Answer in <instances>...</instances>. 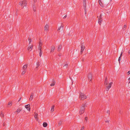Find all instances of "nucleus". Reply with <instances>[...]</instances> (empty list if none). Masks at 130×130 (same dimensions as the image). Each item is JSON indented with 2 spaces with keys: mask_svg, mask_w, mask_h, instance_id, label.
I'll return each mask as SVG.
<instances>
[{
  "mask_svg": "<svg viewBox=\"0 0 130 130\" xmlns=\"http://www.w3.org/2000/svg\"><path fill=\"white\" fill-rule=\"evenodd\" d=\"M130 81L128 83V86L129 87V84H130Z\"/></svg>",
  "mask_w": 130,
  "mask_h": 130,
  "instance_id": "44",
  "label": "nucleus"
},
{
  "mask_svg": "<svg viewBox=\"0 0 130 130\" xmlns=\"http://www.w3.org/2000/svg\"><path fill=\"white\" fill-rule=\"evenodd\" d=\"M42 51H40V53H39V56L40 57H41L42 54Z\"/></svg>",
  "mask_w": 130,
  "mask_h": 130,
  "instance_id": "29",
  "label": "nucleus"
},
{
  "mask_svg": "<svg viewBox=\"0 0 130 130\" xmlns=\"http://www.w3.org/2000/svg\"><path fill=\"white\" fill-rule=\"evenodd\" d=\"M27 64H25L24 65L22 69L23 70H26L27 68Z\"/></svg>",
  "mask_w": 130,
  "mask_h": 130,
  "instance_id": "10",
  "label": "nucleus"
},
{
  "mask_svg": "<svg viewBox=\"0 0 130 130\" xmlns=\"http://www.w3.org/2000/svg\"><path fill=\"white\" fill-rule=\"evenodd\" d=\"M25 108H26L27 110L29 111L30 110V105L28 104L25 105Z\"/></svg>",
  "mask_w": 130,
  "mask_h": 130,
  "instance_id": "5",
  "label": "nucleus"
},
{
  "mask_svg": "<svg viewBox=\"0 0 130 130\" xmlns=\"http://www.w3.org/2000/svg\"><path fill=\"white\" fill-rule=\"evenodd\" d=\"M33 47V45H29L27 48V50H29L30 49H32Z\"/></svg>",
  "mask_w": 130,
  "mask_h": 130,
  "instance_id": "16",
  "label": "nucleus"
},
{
  "mask_svg": "<svg viewBox=\"0 0 130 130\" xmlns=\"http://www.w3.org/2000/svg\"><path fill=\"white\" fill-rule=\"evenodd\" d=\"M81 50L80 51V53L81 54L82 53L84 50L85 48V46L83 45H81Z\"/></svg>",
  "mask_w": 130,
  "mask_h": 130,
  "instance_id": "7",
  "label": "nucleus"
},
{
  "mask_svg": "<svg viewBox=\"0 0 130 130\" xmlns=\"http://www.w3.org/2000/svg\"><path fill=\"white\" fill-rule=\"evenodd\" d=\"M84 126L82 127L81 129V130H84Z\"/></svg>",
  "mask_w": 130,
  "mask_h": 130,
  "instance_id": "34",
  "label": "nucleus"
},
{
  "mask_svg": "<svg viewBox=\"0 0 130 130\" xmlns=\"http://www.w3.org/2000/svg\"><path fill=\"white\" fill-rule=\"evenodd\" d=\"M62 123V121H60L58 123V126H60L61 125Z\"/></svg>",
  "mask_w": 130,
  "mask_h": 130,
  "instance_id": "25",
  "label": "nucleus"
},
{
  "mask_svg": "<svg viewBox=\"0 0 130 130\" xmlns=\"http://www.w3.org/2000/svg\"><path fill=\"white\" fill-rule=\"evenodd\" d=\"M99 3L100 5L102 6V7H104V6L102 3L101 2L100 0H99Z\"/></svg>",
  "mask_w": 130,
  "mask_h": 130,
  "instance_id": "14",
  "label": "nucleus"
},
{
  "mask_svg": "<svg viewBox=\"0 0 130 130\" xmlns=\"http://www.w3.org/2000/svg\"><path fill=\"white\" fill-rule=\"evenodd\" d=\"M128 53L129 54H130V50H129L128 51Z\"/></svg>",
  "mask_w": 130,
  "mask_h": 130,
  "instance_id": "46",
  "label": "nucleus"
},
{
  "mask_svg": "<svg viewBox=\"0 0 130 130\" xmlns=\"http://www.w3.org/2000/svg\"><path fill=\"white\" fill-rule=\"evenodd\" d=\"M85 109L84 107V105H82V107L80 108L79 113L80 114H81L83 113Z\"/></svg>",
  "mask_w": 130,
  "mask_h": 130,
  "instance_id": "3",
  "label": "nucleus"
},
{
  "mask_svg": "<svg viewBox=\"0 0 130 130\" xmlns=\"http://www.w3.org/2000/svg\"><path fill=\"white\" fill-rule=\"evenodd\" d=\"M112 84V82L110 83L108 86H106V90L108 91L109 89L111 87V85Z\"/></svg>",
  "mask_w": 130,
  "mask_h": 130,
  "instance_id": "4",
  "label": "nucleus"
},
{
  "mask_svg": "<svg viewBox=\"0 0 130 130\" xmlns=\"http://www.w3.org/2000/svg\"><path fill=\"white\" fill-rule=\"evenodd\" d=\"M42 43L41 42H40L38 46V49L40 51H42Z\"/></svg>",
  "mask_w": 130,
  "mask_h": 130,
  "instance_id": "8",
  "label": "nucleus"
},
{
  "mask_svg": "<svg viewBox=\"0 0 130 130\" xmlns=\"http://www.w3.org/2000/svg\"><path fill=\"white\" fill-rule=\"evenodd\" d=\"M108 84V81L107 79V78L106 77L105 78V82H104V84L105 85H107Z\"/></svg>",
  "mask_w": 130,
  "mask_h": 130,
  "instance_id": "17",
  "label": "nucleus"
},
{
  "mask_svg": "<svg viewBox=\"0 0 130 130\" xmlns=\"http://www.w3.org/2000/svg\"><path fill=\"white\" fill-rule=\"evenodd\" d=\"M128 80H130V77L129 78H128Z\"/></svg>",
  "mask_w": 130,
  "mask_h": 130,
  "instance_id": "49",
  "label": "nucleus"
},
{
  "mask_svg": "<svg viewBox=\"0 0 130 130\" xmlns=\"http://www.w3.org/2000/svg\"><path fill=\"white\" fill-rule=\"evenodd\" d=\"M33 96L34 94L33 93H32L30 96V98H29V100L30 101H31L32 100Z\"/></svg>",
  "mask_w": 130,
  "mask_h": 130,
  "instance_id": "15",
  "label": "nucleus"
},
{
  "mask_svg": "<svg viewBox=\"0 0 130 130\" xmlns=\"http://www.w3.org/2000/svg\"><path fill=\"white\" fill-rule=\"evenodd\" d=\"M38 115V114L37 113H36V112L35 113V118H36V120H38V119L37 118V116Z\"/></svg>",
  "mask_w": 130,
  "mask_h": 130,
  "instance_id": "18",
  "label": "nucleus"
},
{
  "mask_svg": "<svg viewBox=\"0 0 130 130\" xmlns=\"http://www.w3.org/2000/svg\"><path fill=\"white\" fill-rule=\"evenodd\" d=\"M28 40L29 41V44H30V42L31 41V40L30 38H28Z\"/></svg>",
  "mask_w": 130,
  "mask_h": 130,
  "instance_id": "31",
  "label": "nucleus"
},
{
  "mask_svg": "<svg viewBox=\"0 0 130 130\" xmlns=\"http://www.w3.org/2000/svg\"><path fill=\"white\" fill-rule=\"evenodd\" d=\"M26 72V70H23V71L22 72V75H23L25 74Z\"/></svg>",
  "mask_w": 130,
  "mask_h": 130,
  "instance_id": "28",
  "label": "nucleus"
},
{
  "mask_svg": "<svg viewBox=\"0 0 130 130\" xmlns=\"http://www.w3.org/2000/svg\"><path fill=\"white\" fill-rule=\"evenodd\" d=\"M79 98L82 100H83L87 98V96L81 92L79 93Z\"/></svg>",
  "mask_w": 130,
  "mask_h": 130,
  "instance_id": "2",
  "label": "nucleus"
},
{
  "mask_svg": "<svg viewBox=\"0 0 130 130\" xmlns=\"http://www.w3.org/2000/svg\"><path fill=\"white\" fill-rule=\"evenodd\" d=\"M109 110H108L107 111V113H108L109 114Z\"/></svg>",
  "mask_w": 130,
  "mask_h": 130,
  "instance_id": "42",
  "label": "nucleus"
},
{
  "mask_svg": "<svg viewBox=\"0 0 130 130\" xmlns=\"http://www.w3.org/2000/svg\"><path fill=\"white\" fill-rule=\"evenodd\" d=\"M47 125V124L46 122H44L43 123V126L44 127H46Z\"/></svg>",
  "mask_w": 130,
  "mask_h": 130,
  "instance_id": "23",
  "label": "nucleus"
},
{
  "mask_svg": "<svg viewBox=\"0 0 130 130\" xmlns=\"http://www.w3.org/2000/svg\"><path fill=\"white\" fill-rule=\"evenodd\" d=\"M55 48V47L54 46H51V50L50 52H54Z\"/></svg>",
  "mask_w": 130,
  "mask_h": 130,
  "instance_id": "9",
  "label": "nucleus"
},
{
  "mask_svg": "<svg viewBox=\"0 0 130 130\" xmlns=\"http://www.w3.org/2000/svg\"><path fill=\"white\" fill-rule=\"evenodd\" d=\"M21 111V110L19 108L16 111H15V112H17L18 113H19Z\"/></svg>",
  "mask_w": 130,
  "mask_h": 130,
  "instance_id": "22",
  "label": "nucleus"
},
{
  "mask_svg": "<svg viewBox=\"0 0 130 130\" xmlns=\"http://www.w3.org/2000/svg\"><path fill=\"white\" fill-rule=\"evenodd\" d=\"M102 14H101L100 16V18H100V19H102Z\"/></svg>",
  "mask_w": 130,
  "mask_h": 130,
  "instance_id": "40",
  "label": "nucleus"
},
{
  "mask_svg": "<svg viewBox=\"0 0 130 130\" xmlns=\"http://www.w3.org/2000/svg\"><path fill=\"white\" fill-rule=\"evenodd\" d=\"M63 24H62L61 26L58 28V31L60 30L61 29L62 30L63 29Z\"/></svg>",
  "mask_w": 130,
  "mask_h": 130,
  "instance_id": "13",
  "label": "nucleus"
},
{
  "mask_svg": "<svg viewBox=\"0 0 130 130\" xmlns=\"http://www.w3.org/2000/svg\"><path fill=\"white\" fill-rule=\"evenodd\" d=\"M1 117H3L4 116V115L3 113H1Z\"/></svg>",
  "mask_w": 130,
  "mask_h": 130,
  "instance_id": "36",
  "label": "nucleus"
},
{
  "mask_svg": "<svg viewBox=\"0 0 130 130\" xmlns=\"http://www.w3.org/2000/svg\"><path fill=\"white\" fill-rule=\"evenodd\" d=\"M8 105L11 106L12 105V102H9L8 103Z\"/></svg>",
  "mask_w": 130,
  "mask_h": 130,
  "instance_id": "33",
  "label": "nucleus"
},
{
  "mask_svg": "<svg viewBox=\"0 0 130 130\" xmlns=\"http://www.w3.org/2000/svg\"><path fill=\"white\" fill-rule=\"evenodd\" d=\"M121 57L120 56L119 57V58H118V61H119V64L120 63V60L121 59Z\"/></svg>",
  "mask_w": 130,
  "mask_h": 130,
  "instance_id": "30",
  "label": "nucleus"
},
{
  "mask_svg": "<svg viewBox=\"0 0 130 130\" xmlns=\"http://www.w3.org/2000/svg\"><path fill=\"white\" fill-rule=\"evenodd\" d=\"M21 98H20V99L19 100V101H20V100H21Z\"/></svg>",
  "mask_w": 130,
  "mask_h": 130,
  "instance_id": "47",
  "label": "nucleus"
},
{
  "mask_svg": "<svg viewBox=\"0 0 130 130\" xmlns=\"http://www.w3.org/2000/svg\"><path fill=\"white\" fill-rule=\"evenodd\" d=\"M127 74H128V75H129V74H130V71H128V72Z\"/></svg>",
  "mask_w": 130,
  "mask_h": 130,
  "instance_id": "37",
  "label": "nucleus"
},
{
  "mask_svg": "<svg viewBox=\"0 0 130 130\" xmlns=\"http://www.w3.org/2000/svg\"><path fill=\"white\" fill-rule=\"evenodd\" d=\"M85 10V14H86L87 13V9L86 8H84Z\"/></svg>",
  "mask_w": 130,
  "mask_h": 130,
  "instance_id": "32",
  "label": "nucleus"
},
{
  "mask_svg": "<svg viewBox=\"0 0 130 130\" xmlns=\"http://www.w3.org/2000/svg\"><path fill=\"white\" fill-rule=\"evenodd\" d=\"M67 17V15H65L63 18L64 19H65V18H66Z\"/></svg>",
  "mask_w": 130,
  "mask_h": 130,
  "instance_id": "39",
  "label": "nucleus"
},
{
  "mask_svg": "<svg viewBox=\"0 0 130 130\" xmlns=\"http://www.w3.org/2000/svg\"><path fill=\"white\" fill-rule=\"evenodd\" d=\"M126 25H124V28H126Z\"/></svg>",
  "mask_w": 130,
  "mask_h": 130,
  "instance_id": "41",
  "label": "nucleus"
},
{
  "mask_svg": "<svg viewBox=\"0 0 130 130\" xmlns=\"http://www.w3.org/2000/svg\"><path fill=\"white\" fill-rule=\"evenodd\" d=\"M87 118L86 117L85 118V120H86V121H87Z\"/></svg>",
  "mask_w": 130,
  "mask_h": 130,
  "instance_id": "43",
  "label": "nucleus"
},
{
  "mask_svg": "<svg viewBox=\"0 0 130 130\" xmlns=\"http://www.w3.org/2000/svg\"><path fill=\"white\" fill-rule=\"evenodd\" d=\"M68 65V63H66L65 65L63 66V67L64 68H67Z\"/></svg>",
  "mask_w": 130,
  "mask_h": 130,
  "instance_id": "26",
  "label": "nucleus"
},
{
  "mask_svg": "<svg viewBox=\"0 0 130 130\" xmlns=\"http://www.w3.org/2000/svg\"><path fill=\"white\" fill-rule=\"evenodd\" d=\"M36 68H37L39 66V62H37L36 63Z\"/></svg>",
  "mask_w": 130,
  "mask_h": 130,
  "instance_id": "27",
  "label": "nucleus"
},
{
  "mask_svg": "<svg viewBox=\"0 0 130 130\" xmlns=\"http://www.w3.org/2000/svg\"><path fill=\"white\" fill-rule=\"evenodd\" d=\"M54 105L51 108V112H53L54 111Z\"/></svg>",
  "mask_w": 130,
  "mask_h": 130,
  "instance_id": "20",
  "label": "nucleus"
},
{
  "mask_svg": "<svg viewBox=\"0 0 130 130\" xmlns=\"http://www.w3.org/2000/svg\"><path fill=\"white\" fill-rule=\"evenodd\" d=\"M111 1L112 0H110Z\"/></svg>",
  "mask_w": 130,
  "mask_h": 130,
  "instance_id": "51",
  "label": "nucleus"
},
{
  "mask_svg": "<svg viewBox=\"0 0 130 130\" xmlns=\"http://www.w3.org/2000/svg\"><path fill=\"white\" fill-rule=\"evenodd\" d=\"M53 83L52 84L50 85V86H53L55 85V82L54 80H53Z\"/></svg>",
  "mask_w": 130,
  "mask_h": 130,
  "instance_id": "21",
  "label": "nucleus"
},
{
  "mask_svg": "<svg viewBox=\"0 0 130 130\" xmlns=\"http://www.w3.org/2000/svg\"><path fill=\"white\" fill-rule=\"evenodd\" d=\"M102 20V19H100V18H99L98 19V23L99 24H100Z\"/></svg>",
  "mask_w": 130,
  "mask_h": 130,
  "instance_id": "19",
  "label": "nucleus"
},
{
  "mask_svg": "<svg viewBox=\"0 0 130 130\" xmlns=\"http://www.w3.org/2000/svg\"><path fill=\"white\" fill-rule=\"evenodd\" d=\"M73 82H72V84H73Z\"/></svg>",
  "mask_w": 130,
  "mask_h": 130,
  "instance_id": "50",
  "label": "nucleus"
},
{
  "mask_svg": "<svg viewBox=\"0 0 130 130\" xmlns=\"http://www.w3.org/2000/svg\"><path fill=\"white\" fill-rule=\"evenodd\" d=\"M83 5L84 8H86V0H83Z\"/></svg>",
  "mask_w": 130,
  "mask_h": 130,
  "instance_id": "11",
  "label": "nucleus"
},
{
  "mask_svg": "<svg viewBox=\"0 0 130 130\" xmlns=\"http://www.w3.org/2000/svg\"><path fill=\"white\" fill-rule=\"evenodd\" d=\"M34 2H36V0H34Z\"/></svg>",
  "mask_w": 130,
  "mask_h": 130,
  "instance_id": "48",
  "label": "nucleus"
},
{
  "mask_svg": "<svg viewBox=\"0 0 130 130\" xmlns=\"http://www.w3.org/2000/svg\"><path fill=\"white\" fill-rule=\"evenodd\" d=\"M33 10L34 11H36V8H33Z\"/></svg>",
  "mask_w": 130,
  "mask_h": 130,
  "instance_id": "38",
  "label": "nucleus"
},
{
  "mask_svg": "<svg viewBox=\"0 0 130 130\" xmlns=\"http://www.w3.org/2000/svg\"><path fill=\"white\" fill-rule=\"evenodd\" d=\"M19 5L22 6L23 8L24 7H26L27 4V2L26 0H23L20 1L19 4Z\"/></svg>",
  "mask_w": 130,
  "mask_h": 130,
  "instance_id": "1",
  "label": "nucleus"
},
{
  "mask_svg": "<svg viewBox=\"0 0 130 130\" xmlns=\"http://www.w3.org/2000/svg\"><path fill=\"white\" fill-rule=\"evenodd\" d=\"M105 122H106L108 123H109V121H105Z\"/></svg>",
  "mask_w": 130,
  "mask_h": 130,
  "instance_id": "45",
  "label": "nucleus"
},
{
  "mask_svg": "<svg viewBox=\"0 0 130 130\" xmlns=\"http://www.w3.org/2000/svg\"><path fill=\"white\" fill-rule=\"evenodd\" d=\"M61 45L59 46L58 48V51H60L61 50Z\"/></svg>",
  "mask_w": 130,
  "mask_h": 130,
  "instance_id": "24",
  "label": "nucleus"
},
{
  "mask_svg": "<svg viewBox=\"0 0 130 130\" xmlns=\"http://www.w3.org/2000/svg\"><path fill=\"white\" fill-rule=\"evenodd\" d=\"M92 78V75L91 74H89L88 76V79L90 81H91Z\"/></svg>",
  "mask_w": 130,
  "mask_h": 130,
  "instance_id": "12",
  "label": "nucleus"
},
{
  "mask_svg": "<svg viewBox=\"0 0 130 130\" xmlns=\"http://www.w3.org/2000/svg\"><path fill=\"white\" fill-rule=\"evenodd\" d=\"M123 51H121V54H120V57H121V56H122V54L123 53Z\"/></svg>",
  "mask_w": 130,
  "mask_h": 130,
  "instance_id": "35",
  "label": "nucleus"
},
{
  "mask_svg": "<svg viewBox=\"0 0 130 130\" xmlns=\"http://www.w3.org/2000/svg\"><path fill=\"white\" fill-rule=\"evenodd\" d=\"M49 28V25L47 24H46L44 27V30L46 31H47L48 30Z\"/></svg>",
  "mask_w": 130,
  "mask_h": 130,
  "instance_id": "6",
  "label": "nucleus"
}]
</instances>
